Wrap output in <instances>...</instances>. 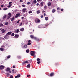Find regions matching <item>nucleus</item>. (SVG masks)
I'll list each match as a JSON object with an SVG mask.
<instances>
[{"label": "nucleus", "mask_w": 78, "mask_h": 78, "mask_svg": "<svg viewBox=\"0 0 78 78\" xmlns=\"http://www.w3.org/2000/svg\"><path fill=\"white\" fill-rule=\"evenodd\" d=\"M38 27L39 28H45V24H41L40 25L38 26Z\"/></svg>", "instance_id": "obj_1"}, {"label": "nucleus", "mask_w": 78, "mask_h": 78, "mask_svg": "<svg viewBox=\"0 0 78 78\" xmlns=\"http://www.w3.org/2000/svg\"><path fill=\"white\" fill-rule=\"evenodd\" d=\"M35 54H36V52L34 51H31L30 52V55L31 56H34V55H35Z\"/></svg>", "instance_id": "obj_2"}, {"label": "nucleus", "mask_w": 78, "mask_h": 78, "mask_svg": "<svg viewBox=\"0 0 78 78\" xmlns=\"http://www.w3.org/2000/svg\"><path fill=\"white\" fill-rule=\"evenodd\" d=\"M6 72H9V73H11V71H10V68H7L6 70H5Z\"/></svg>", "instance_id": "obj_3"}, {"label": "nucleus", "mask_w": 78, "mask_h": 78, "mask_svg": "<svg viewBox=\"0 0 78 78\" xmlns=\"http://www.w3.org/2000/svg\"><path fill=\"white\" fill-rule=\"evenodd\" d=\"M5 69V66L2 65L0 66V69H1V70H3V69Z\"/></svg>", "instance_id": "obj_4"}, {"label": "nucleus", "mask_w": 78, "mask_h": 78, "mask_svg": "<svg viewBox=\"0 0 78 78\" xmlns=\"http://www.w3.org/2000/svg\"><path fill=\"white\" fill-rule=\"evenodd\" d=\"M4 37L5 39H8L9 38V36H8V35L6 34V35H5L4 36Z\"/></svg>", "instance_id": "obj_5"}, {"label": "nucleus", "mask_w": 78, "mask_h": 78, "mask_svg": "<svg viewBox=\"0 0 78 78\" xmlns=\"http://www.w3.org/2000/svg\"><path fill=\"white\" fill-rule=\"evenodd\" d=\"M37 61H38L37 62V63L38 64H39V63H41V62L40 61V58H37Z\"/></svg>", "instance_id": "obj_6"}, {"label": "nucleus", "mask_w": 78, "mask_h": 78, "mask_svg": "<svg viewBox=\"0 0 78 78\" xmlns=\"http://www.w3.org/2000/svg\"><path fill=\"white\" fill-rule=\"evenodd\" d=\"M20 16V13H17L16 15V16H15V18H17L18 17Z\"/></svg>", "instance_id": "obj_7"}, {"label": "nucleus", "mask_w": 78, "mask_h": 78, "mask_svg": "<svg viewBox=\"0 0 78 78\" xmlns=\"http://www.w3.org/2000/svg\"><path fill=\"white\" fill-rule=\"evenodd\" d=\"M28 61H26L23 62L22 63V64L23 65H24L25 64H26H26H27V63H28Z\"/></svg>", "instance_id": "obj_8"}, {"label": "nucleus", "mask_w": 78, "mask_h": 78, "mask_svg": "<svg viewBox=\"0 0 78 78\" xmlns=\"http://www.w3.org/2000/svg\"><path fill=\"white\" fill-rule=\"evenodd\" d=\"M30 37L31 38V39H34L35 38V37H34V36L33 35H30Z\"/></svg>", "instance_id": "obj_9"}, {"label": "nucleus", "mask_w": 78, "mask_h": 78, "mask_svg": "<svg viewBox=\"0 0 78 78\" xmlns=\"http://www.w3.org/2000/svg\"><path fill=\"white\" fill-rule=\"evenodd\" d=\"M35 39H34V40H36V41H40V39L39 38H38L36 37H35Z\"/></svg>", "instance_id": "obj_10"}, {"label": "nucleus", "mask_w": 78, "mask_h": 78, "mask_svg": "<svg viewBox=\"0 0 78 78\" xmlns=\"http://www.w3.org/2000/svg\"><path fill=\"white\" fill-rule=\"evenodd\" d=\"M15 32H16L17 33H18L19 32H20V31H19V29H16L15 31Z\"/></svg>", "instance_id": "obj_11"}, {"label": "nucleus", "mask_w": 78, "mask_h": 78, "mask_svg": "<svg viewBox=\"0 0 78 78\" xmlns=\"http://www.w3.org/2000/svg\"><path fill=\"white\" fill-rule=\"evenodd\" d=\"M12 34V32H9L8 33H7L6 34L7 35H11V34Z\"/></svg>", "instance_id": "obj_12"}, {"label": "nucleus", "mask_w": 78, "mask_h": 78, "mask_svg": "<svg viewBox=\"0 0 78 78\" xmlns=\"http://www.w3.org/2000/svg\"><path fill=\"white\" fill-rule=\"evenodd\" d=\"M5 30H4V29H2L1 31L2 32V33H5Z\"/></svg>", "instance_id": "obj_13"}, {"label": "nucleus", "mask_w": 78, "mask_h": 78, "mask_svg": "<svg viewBox=\"0 0 78 78\" xmlns=\"http://www.w3.org/2000/svg\"><path fill=\"white\" fill-rule=\"evenodd\" d=\"M7 16H6V15H5L3 17H2V19L3 20H4V19H5V18H6V17Z\"/></svg>", "instance_id": "obj_14"}, {"label": "nucleus", "mask_w": 78, "mask_h": 78, "mask_svg": "<svg viewBox=\"0 0 78 78\" xmlns=\"http://www.w3.org/2000/svg\"><path fill=\"white\" fill-rule=\"evenodd\" d=\"M55 75V74L54 73H51L50 74V76H53Z\"/></svg>", "instance_id": "obj_15"}, {"label": "nucleus", "mask_w": 78, "mask_h": 78, "mask_svg": "<svg viewBox=\"0 0 78 78\" xmlns=\"http://www.w3.org/2000/svg\"><path fill=\"white\" fill-rule=\"evenodd\" d=\"M26 10H27V9L25 8V9H23L22 10V11L23 12H25V11H26Z\"/></svg>", "instance_id": "obj_16"}, {"label": "nucleus", "mask_w": 78, "mask_h": 78, "mask_svg": "<svg viewBox=\"0 0 78 78\" xmlns=\"http://www.w3.org/2000/svg\"><path fill=\"white\" fill-rule=\"evenodd\" d=\"M55 11L56 9H53L52 11V12H53V13H54V12H55Z\"/></svg>", "instance_id": "obj_17"}, {"label": "nucleus", "mask_w": 78, "mask_h": 78, "mask_svg": "<svg viewBox=\"0 0 78 78\" xmlns=\"http://www.w3.org/2000/svg\"><path fill=\"white\" fill-rule=\"evenodd\" d=\"M30 66H31V65H30V64L27 65V68H30Z\"/></svg>", "instance_id": "obj_18"}, {"label": "nucleus", "mask_w": 78, "mask_h": 78, "mask_svg": "<svg viewBox=\"0 0 78 78\" xmlns=\"http://www.w3.org/2000/svg\"><path fill=\"white\" fill-rule=\"evenodd\" d=\"M15 37L16 38H18V37H19V35H17V34H15Z\"/></svg>", "instance_id": "obj_19"}, {"label": "nucleus", "mask_w": 78, "mask_h": 78, "mask_svg": "<svg viewBox=\"0 0 78 78\" xmlns=\"http://www.w3.org/2000/svg\"><path fill=\"white\" fill-rule=\"evenodd\" d=\"M51 4L50 2H49L48 3V6H51Z\"/></svg>", "instance_id": "obj_20"}, {"label": "nucleus", "mask_w": 78, "mask_h": 78, "mask_svg": "<svg viewBox=\"0 0 78 78\" xmlns=\"http://www.w3.org/2000/svg\"><path fill=\"white\" fill-rule=\"evenodd\" d=\"M0 51H4V48H0Z\"/></svg>", "instance_id": "obj_21"}, {"label": "nucleus", "mask_w": 78, "mask_h": 78, "mask_svg": "<svg viewBox=\"0 0 78 78\" xmlns=\"http://www.w3.org/2000/svg\"><path fill=\"white\" fill-rule=\"evenodd\" d=\"M6 75H7V77H9V76L10 74H9V73H6Z\"/></svg>", "instance_id": "obj_22"}, {"label": "nucleus", "mask_w": 78, "mask_h": 78, "mask_svg": "<svg viewBox=\"0 0 78 78\" xmlns=\"http://www.w3.org/2000/svg\"><path fill=\"white\" fill-rule=\"evenodd\" d=\"M20 31H24V28H22L21 29H20Z\"/></svg>", "instance_id": "obj_23"}, {"label": "nucleus", "mask_w": 78, "mask_h": 78, "mask_svg": "<svg viewBox=\"0 0 78 78\" xmlns=\"http://www.w3.org/2000/svg\"><path fill=\"white\" fill-rule=\"evenodd\" d=\"M34 4H35V3H37V1H36V0H34L33 2Z\"/></svg>", "instance_id": "obj_24"}, {"label": "nucleus", "mask_w": 78, "mask_h": 78, "mask_svg": "<svg viewBox=\"0 0 78 78\" xmlns=\"http://www.w3.org/2000/svg\"><path fill=\"white\" fill-rule=\"evenodd\" d=\"M14 18H15V17L14 16H13V17H12L11 19L12 22V21H13L14 20Z\"/></svg>", "instance_id": "obj_25"}, {"label": "nucleus", "mask_w": 78, "mask_h": 78, "mask_svg": "<svg viewBox=\"0 0 78 78\" xmlns=\"http://www.w3.org/2000/svg\"><path fill=\"white\" fill-rule=\"evenodd\" d=\"M44 4V2H41L40 5L41 6H43V4Z\"/></svg>", "instance_id": "obj_26"}, {"label": "nucleus", "mask_w": 78, "mask_h": 78, "mask_svg": "<svg viewBox=\"0 0 78 78\" xmlns=\"http://www.w3.org/2000/svg\"><path fill=\"white\" fill-rule=\"evenodd\" d=\"M36 20L37 21V22H40V20L39 19H36Z\"/></svg>", "instance_id": "obj_27"}, {"label": "nucleus", "mask_w": 78, "mask_h": 78, "mask_svg": "<svg viewBox=\"0 0 78 78\" xmlns=\"http://www.w3.org/2000/svg\"><path fill=\"white\" fill-rule=\"evenodd\" d=\"M21 75L20 74H18L17 75V76L18 77V78H20L21 76Z\"/></svg>", "instance_id": "obj_28"}, {"label": "nucleus", "mask_w": 78, "mask_h": 78, "mask_svg": "<svg viewBox=\"0 0 78 78\" xmlns=\"http://www.w3.org/2000/svg\"><path fill=\"white\" fill-rule=\"evenodd\" d=\"M26 51L27 53H29V52H30V50L29 49H27L26 50Z\"/></svg>", "instance_id": "obj_29"}, {"label": "nucleus", "mask_w": 78, "mask_h": 78, "mask_svg": "<svg viewBox=\"0 0 78 78\" xmlns=\"http://www.w3.org/2000/svg\"><path fill=\"white\" fill-rule=\"evenodd\" d=\"M45 19L46 20H48V18L47 17H45Z\"/></svg>", "instance_id": "obj_30"}, {"label": "nucleus", "mask_w": 78, "mask_h": 78, "mask_svg": "<svg viewBox=\"0 0 78 78\" xmlns=\"http://www.w3.org/2000/svg\"><path fill=\"white\" fill-rule=\"evenodd\" d=\"M21 56H17V58H18V59H21Z\"/></svg>", "instance_id": "obj_31"}, {"label": "nucleus", "mask_w": 78, "mask_h": 78, "mask_svg": "<svg viewBox=\"0 0 78 78\" xmlns=\"http://www.w3.org/2000/svg\"><path fill=\"white\" fill-rule=\"evenodd\" d=\"M11 6H12V4H9V6H8V7L10 8L11 7Z\"/></svg>", "instance_id": "obj_32"}, {"label": "nucleus", "mask_w": 78, "mask_h": 78, "mask_svg": "<svg viewBox=\"0 0 78 78\" xmlns=\"http://www.w3.org/2000/svg\"><path fill=\"white\" fill-rule=\"evenodd\" d=\"M29 61L30 63H31V62H32V60L31 59L30 60H29Z\"/></svg>", "instance_id": "obj_33"}, {"label": "nucleus", "mask_w": 78, "mask_h": 78, "mask_svg": "<svg viewBox=\"0 0 78 78\" xmlns=\"http://www.w3.org/2000/svg\"><path fill=\"white\" fill-rule=\"evenodd\" d=\"M33 12V11L31 10H30L29 11V13L31 14V13H32Z\"/></svg>", "instance_id": "obj_34"}, {"label": "nucleus", "mask_w": 78, "mask_h": 78, "mask_svg": "<svg viewBox=\"0 0 78 78\" xmlns=\"http://www.w3.org/2000/svg\"><path fill=\"white\" fill-rule=\"evenodd\" d=\"M40 11L39 10L37 11V14H39V13H40Z\"/></svg>", "instance_id": "obj_35"}, {"label": "nucleus", "mask_w": 78, "mask_h": 78, "mask_svg": "<svg viewBox=\"0 0 78 78\" xmlns=\"http://www.w3.org/2000/svg\"><path fill=\"white\" fill-rule=\"evenodd\" d=\"M10 17H11V16H8L7 17V19L8 20L9 19H10Z\"/></svg>", "instance_id": "obj_36"}, {"label": "nucleus", "mask_w": 78, "mask_h": 78, "mask_svg": "<svg viewBox=\"0 0 78 78\" xmlns=\"http://www.w3.org/2000/svg\"><path fill=\"white\" fill-rule=\"evenodd\" d=\"M8 15L9 16H10L11 17V13H8Z\"/></svg>", "instance_id": "obj_37"}, {"label": "nucleus", "mask_w": 78, "mask_h": 78, "mask_svg": "<svg viewBox=\"0 0 78 78\" xmlns=\"http://www.w3.org/2000/svg\"><path fill=\"white\" fill-rule=\"evenodd\" d=\"M11 57V56L9 55L7 57V59H9V58H10Z\"/></svg>", "instance_id": "obj_38"}, {"label": "nucleus", "mask_w": 78, "mask_h": 78, "mask_svg": "<svg viewBox=\"0 0 78 78\" xmlns=\"http://www.w3.org/2000/svg\"><path fill=\"white\" fill-rule=\"evenodd\" d=\"M44 8L45 9H47V6H44Z\"/></svg>", "instance_id": "obj_39"}, {"label": "nucleus", "mask_w": 78, "mask_h": 78, "mask_svg": "<svg viewBox=\"0 0 78 78\" xmlns=\"http://www.w3.org/2000/svg\"><path fill=\"white\" fill-rule=\"evenodd\" d=\"M14 33H12V34H11V36H14Z\"/></svg>", "instance_id": "obj_40"}, {"label": "nucleus", "mask_w": 78, "mask_h": 78, "mask_svg": "<svg viewBox=\"0 0 78 78\" xmlns=\"http://www.w3.org/2000/svg\"><path fill=\"white\" fill-rule=\"evenodd\" d=\"M5 25H8V22H6L5 23Z\"/></svg>", "instance_id": "obj_41"}, {"label": "nucleus", "mask_w": 78, "mask_h": 78, "mask_svg": "<svg viewBox=\"0 0 78 78\" xmlns=\"http://www.w3.org/2000/svg\"><path fill=\"white\" fill-rule=\"evenodd\" d=\"M10 78H13V75H10Z\"/></svg>", "instance_id": "obj_42"}, {"label": "nucleus", "mask_w": 78, "mask_h": 78, "mask_svg": "<svg viewBox=\"0 0 78 78\" xmlns=\"http://www.w3.org/2000/svg\"><path fill=\"white\" fill-rule=\"evenodd\" d=\"M31 44V43H29L27 44V45H30Z\"/></svg>", "instance_id": "obj_43"}, {"label": "nucleus", "mask_w": 78, "mask_h": 78, "mask_svg": "<svg viewBox=\"0 0 78 78\" xmlns=\"http://www.w3.org/2000/svg\"><path fill=\"white\" fill-rule=\"evenodd\" d=\"M3 25V24L2 23L0 24V27H2Z\"/></svg>", "instance_id": "obj_44"}, {"label": "nucleus", "mask_w": 78, "mask_h": 78, "mask_svg": "<svg viewBox=\"0 0 78 78\" xmlns=\"http://www.w3.org/2000/svg\"><path fill=\"white\" fill-rule=\"evenodd\" d=\"M27 5H30L31 4V3L30 2H28L27 3Z\"/></svg>", "instance_id": "obj_45"}, {"label": "nucleus", "mask_w": 78, "mask_h": 78, "mask_svg": "<svg viewBox=\"0 0 78 78\" xmlns=\"http://www.w3.org/2000/svg\"><path fill=\"white\" fill-rule=\"evenodd\" d=\"M12 72L13 73H14V69H12Z\"/></svg>", "instance_id": "obj_46"}, {"label": "nucleus", "mask_w": 78, "mask_h": 78, "mask_svg": "<svg viewBox=\"0 0 78 78\" xmlns=\"http://www.w3.org/2000/svg\"><path fill=\"white\" fill-rule=\"evenodd\" d=\"M7 9H8L7 8H5L3 9V10L5 11V10H6Z\"/></svg>", "instance_id": "obj_47"}, {"label": "nucleus", "mask_w": 78, "mask_h": 78, "mask_svg": "<svg viewBox=\"0 0 78 78\" xmlns=\"http://www.w3.org/2000/svg\"><path fill=\"white\" fill-rule=\"evenodd\" d=\"M24 47H25V48H27V45H25L24 46Z\"/></svg>", "instance_id": "obj_48"}, {"label": "nucleus", "mask_w": 78, "mask_h": 78, "mask_svg": "<svg viewBox=\"0 0 78 78\" xmlns=\"http://www.w3.org/2000/svg\"><path fill=\"white\" fill-rule=\"evenodd\" d=\"M48 25H49V24H46L45 25V27H46L48 26Z\"/></svg>", "instance_id": "obj_49"}, {"label": "nucleus", "mask_w": 78, "mask_h": 78, "mask_svg": "<svg viewBox=\"0 0 78 78\" xmlns=\"http://www.w3.org/2000/svg\"><path fill=\"white\" fill-rule=\"evenodd\" d=\"M21 25H22V23H21L20 24L19 26L20 27V26H21Z\"/></svg>", "instance_id": "obj_50"}, {"label": "nucleus", "mask_w": 78, "mask_h": 78, "mask_svg": "<svg viewBox=\"0 0 78 78\" xmlns=\"http://www.w3.org/2000/svg\"><path fill=\"white\" fill-rule=\"evenodd\" d=\"M12 67L13 69L16 68V66H13Z\"/></svg>", "instance_id": "obj_51"}, {"label": "nucleus", "mask_w": 78, "mask_h": 78, "mask_svg": "<svg viewBox=\"0 0 78 78\" xmlns=\"http://www.w3.org/2000/svg\"><path fill=\"white\" fill-rule=\"evenodd\" d=\"M22 6H23V7H25V5H22Z\"/></svg>", "instance_id": "obj_52"}, {"label": "nucleus", "mask_w": 78, "mask_h": 78, "mask_svg": "<svg viewBox=\"0 0 78 78\" xmlns=\"http://www.w3.org/2000/svg\"><path fill=\"white\" fill-rule=\"evenodd\" d=\"M20 3H22V2H23V1L22 0H20Z\"/></svg>", "instance_id": "obj_53"}, {"label": "nucleus", "mask_w": 78, "mask_h": 78, "mask_svg": "<svg viewBox=\"0 0 78 78\" xmlns=\"http://www.w3.org/2000/svg\"><path fill=\"white\" fill-rule=\"evenodd\" d=\"M28 42H29V43H30V42H31V41L30 40H29L28 41Z\"/></svg>", "instance_id": "obj_54"}, {"label": "nucleus", "mask_w": 78, "mask_h": 78, "mask_svg": "<svg viewBox=\"0 0 78 78\" xmlns=\"http://www.w3.org/2000/svg\"><path fill=\"white\" fill-rule=\"evenodd\" d=\"M29 76H30V75H27V77H28H28H29Z\"/></svg>", "instance_id": "obj_55"}, {"label": "nucleus", "mask_w": 78, "mask_h": 78, "mask_svg": "<svg viewBox=\"0 0 78 78\" xmlns=\"http://www.w3.org/2000/svg\"><path fill=\"white\" fill-rule=\"evenodd\" d=\"M64 11V9H61V11Z\"/></svg>", "instance_id": "obj_56"}, {"label": "nucleus", "mask_w": 78, "mask_h": 78, "mask_svg": "<svg viewBox=\"0 0 78 78\" xmlns=\"http://www.w3.org/2000/svg\"><path fill=\"white\" fill-rule=\"evenodd\" d=\"M11 3H12V2H9V4H11Z\"/></svg>", "instance_id": "obj_57"}, {"label": "nucleus", "mask_w": 78, "mask_h": 78, "mask_svg": "<svg viewBox=\"0 0 78 78\" xmlns=\"http://www.w3.org/2000/svg\"><path fill=\"white\" fill-rule=\"evenodd\" d=\"M19 22H20V20H19L17 22V23H19Z\"/></svg>", "instance_id": "obj_58"}, {"label": "nucleus", "mask_w": 78, "mask_h": 78, "mask_svg": "<svg viewBox=\"0 0 78 78\" xmlns=\"http://www.w3.org/2000/svg\"><path fill=\"white\" fill-rule=\"evenodd\" d=\"M43 15H41V18H43Z\"/></svg>", "instance_id": "obj_59"}, {"label": "nucleus", "mask_w": 78, "mask_h": 78, "mask_svg": "<svg viewBox=\"0 0 78 78\" xmlns=\"http://www.w3.org/2000/svg\"><path fill=\"white\" fill-rule=\"evenodd\" d=\"M1 6L2 7H3V6H4V5H1Z\"/></svg>", "instance_id": "obj_60"}, {"label": "nucleus", "mask_w": 78, "mask_h": 78, "mask_svg": "<svg viewBox=\"0 0 78 78\" xmlns=\"http://www.w3.org/2000/svg\"><path fill=\"white\" fill-rule=\"evenodd\" d=\"M57 10H58V9H59V7L57 8Z\"/></svg>", "instance_id": "obj_61"}, {"label": "nucleus", "mask_w": 78, "mask_h": 78, "mask_svg": "<svg viewBox=\"0 0 78 78\" xmlns=\"http://www.w3.org/2000/svg\"><path fill=\"white\" fill-rule=\"evenodd\" d=\"M18 78V77L17 76H15V78Z\"/></svg>", "instance_id": "obj_62"}, {"label": "nucleus", "mask_w": 78, "mask_h": 78, "mask_svg": "<svg viewBox=\"0 0 78 78\" xmlns=\"http://www.w3.org/2000/svg\"><path fill=\"white\" fill-rule=\"evenodd\" d=\"M44 16H46V14H45V13H44Z\"/></svg>", "instance_id": "obj_63"}, {"label": "nucleus", "mask_w": 78, "mask_h": 78, "mask_svg": "<svg viewBox=\"0 0 78 78\" xmlns=\"http://www.w3.org/2000/svg\"><path fill=\"white\" fill-rule=\"evenodd\" d=\"M21 19H24V17H23L21 18Z\"/></svg>", "instance_id": "obj_64"}]
</instances>
